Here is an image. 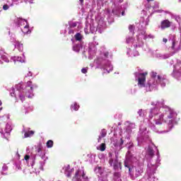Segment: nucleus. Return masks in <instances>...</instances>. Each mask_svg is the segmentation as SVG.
<instances>
[{
  "label": "nucleus",
  "instance_id": "obj_1",
  "mask_svg": "<svg viewBox=\"0 0 181 181\" xmlns=\"http://www.w3.org/2000/svg\"><path fill=\"white\" fill-rule=\"evenodd\" d=\"M177 115L176 112L170 107H167L163 115H160L158 117L155 119V124L153 125V129H158V128L162 127V121L168 122V125L173 124V119Z\"/></svg>",
  "mask_w": 181,
  "mask_h": 181
},
{
  "label": "nucleus",
  "instance_id": "obj_2",
  "mask_svg": "<svg viewBox=\"0 0 181 181\" xmlns=\"http://www.w3.org/2000/svg\"><path fill=\"white\" fill-rule=\"evenodd\" d=\"M146 76H148V72H144V73H140L138 74V86L141 88L145 87V84L146 83Z\"/></svg>",
  "mask_w": 181,
  "mask_h": 181
},
{
  "label": "nucleus",
  "instance_id": "obj_3",
  "mask_svg": "<svg viewBox=\"0 0 181 181\" xmlns=\"http://www.w3.org/2000/svg\"><path fill=\"white\" fill-rule=\"evenodd\" d=\"M30 89H24L23 92L19 94V98L22 103L25 101V97L27 98H32L33 97V92L30 93Z\"/></svg>",
  "mask_w": 181,
  "mask_h": 181
},
{
  "label": "nucleus",
  "instance_id": "obj_4",
  "mask_svg": "<svg viewBox=\"0 0 181 181\" xmlns=\"http://www.w3.org/2000/svg\"><path fill=\"white\" fill-rule=\"evenodd\" d=\"M170 25H172L170 21L168 20H164L161 22L160 28L161 29H166L168 28H170Z\"/></svg>",
  "mask_w": 181,
  "mask_h": 181
},
{
  "label": "nucleus",
  "instance_id": "obj_5",
  "mask_svg": "<svg viewBox=\"0 0 181 181\" xmlns=\"http://www.w3.org/2000/svg\"><path fill=\"white\" fill-rule=\"evenodd\" d=\"M113 169L114 170H118V168H119V169H122V164L119 162H118V160L116 159L115 160L114 163H113Z\"/></svg>",
  "mask_w": 181,
  "mask_h": 181
},
{
  "label": "nucleus",
  "instance_id": "obj_6",
  "mask_svg": "<svg viewBox=\"0 0 181 181\" xmlns=\"http://www.w3.org/2000/svg\"><path fill=\"white\" fill-rule=\"evenodd\" d=\"M105 136H107V130L103 129L101 130L100 136L98 137V142H100L101 139H103V138H105Z\"/></svg>",
  "mask_w": 181,
  "mask_h": 181
},
{
  "label": "nucleus",
  "instance_id": "obj_7",
  "mask_svg": "<svg viewBox=\"0 0 181 181\" xmlns=\"http://www.w3.org/2000/svg\"><path fill=\"white\" fill-rule=\"evenodd\" d=\"M33 135H35L34 131H28L24 134V138H30V136H33Z\"/></svg>",
  "mask_w": 181,
  "mask_h": 181
},
{
  "label": "nucleus",
  "instance_id": "obj_8",
  "mask_svg": "<svg viewBox=\"0 0 181 181\" xmlns=\"http://www.w3.org/2000/svg\"><path fill=\"white\" fill-rule=\"evenodd\" d=\"M141 176V170L139 169L136 170L135 175H132V179L135 180L136 177H139Z\"/></svg>",
  "mask_w": 181,
  "mask_h": 181
},
{
  "label": "nucleus",
  "instance_id": "obj_9",
  "mask_svg": "<svg viewBox=\"0 0 181 181\" xmlns=\"http://www.w3.org/2000/svg\"><path fill=\"white\" fill-rule=\"evenodd\" d=\"M30 87L29 90H30V91H29L30 93H33V86L32 85V81H29L27 82V86L25 87V89L28 90V88Z\"/></svg>",
  "mask_w": 181,
  "mask_h": 181
},
{
  "label": "nucleus",
  "instance_id": "obj_10",
  "mask_svg": "<svg viewBox=\"0 0 181 181\" xmlns=\"http://www.w3.org/2000/svg\"><path fill=\"white\" fill-rule=\"evenodd\" d=\"M147 152L148 156H151V158L155 156V151H153V148H152V147H148Z\"/></svg>",
  "mask_w": 181,
  "mask_h": 181
},
{
  "label": "nucleus",
  "instance_id": "obj_11",
  "mask_svg": "<svg viewBox=\"0 0 181 181\" xmlns=\"http://www.w3.org/2000/svg\"><path fill=\"white\" fill-rule=\"evenodd\" d=\"M80 49H81V45L77 44L73 46L74 52H76L77 53H78L80 52Z\"/></svg>",
  "mask_w": 181,
  "mask_h": 181
},
{
  "label": "nucleus",
  "instance_id": "obj_12",
  "mask_svg": "<svg viewBox=\"0 0 181 181\" xmlns=\"http://www.w3.org/2000/svg\"><path fill=\"white\" fill-rule=\"evenodd\" d=\"M21 30L24 34L29 33V24L25 25Z\"/></svg>",
  "mask_w": 181,
  "mask_h": 181
},
{
  "label": "nucleus",
  "instance_id": "obj_13",
  "mask_svg": "<svg viewBox=\"0 0 181 181\" xmlns=\"http://www.w3.org/2000/svg\"><path fill=\"white\" fill-rule=\"evenodd\" d=\"M71 110H74V111H78L80 106L77 103H74V105H71Z\"/></svg>",
  "mask_w": 181,
  "mask_h": 181
},
{
  "label": "nucleus",
  "instance_id": "obj_14",
  "mask_svg": "<svg viewBox=\"0 0 181 181\" xmlns=\"http://www.w3.org/2000/svg\"><path fill=\"white\" fill-rule=\"evenodd\" d=\"M53 141L49 140L47 141V148H53Z\"/></svg>",
  "mask_w": 181,
  "mask_h": 181
},
{
  "label": "nucleus",
  "instance_id": "obj_15",
  "mask_svg": "<svg viewBox=\"0 0 181 181\" xmlns=\"http://www.w3.org/2000/svg\"><path fill=\"white\" fill-rule=\"evenodd\" d=\"M107 147L105 146V144H104V143H103V144H100V151H101V152H104V151H105V148H106Z\"/></svg>",
  "mask_w": 181,
  "mask_h": 181
},
{
  "label": "nucleus",
  "instance_id": "obj_16",
  "mask_svg": "<svg viewBox=\"0 0 181 181\" xmlns=\"http://www.w3.org/2000/svg\"><path fill=\"white\" fill-rule=\"evenodd\" d=\"M75 39H76V40H78V41L81 40V39H82L81 34H80L79 33H76L75 35Z\"/></svg>",
  "mask_w": 181,
  "mask_h": 181
},
{
  "label": "nucleus",
  "instance_id": "obj_17",
  "mask_svg": "<svg viewBox=\"0 0 181 181\" xmlns=\"http://www.w3.org/2000/svg\"><path fill=\"white\" fill-rule=\"evenodd\" d=\"M129 32H134L135 30V25H129Z\"/></svg>",
  "mask_w": 181,
  "mask_h": 181
},
{
  "label": "nucleus",
  "instance_id": "obj_18",
  "mask_svg": "<svg viewBox=\"0 0 181 181\" xmlns=\"http://www.w3.org/2000/svg\"><path fill=\"white\" fill-rule=\"evenodd\" d=\"M16 88L18 90H22V88H23V85L22 83H18L16 85Z\"/></svg>",
  "mask_w": 181,
  "mask_h": 181
},
{
  "label": "nucleus",
  "instance_id": "obj_19",
  "mask_svg": "<svg viewBox=\"0 0 181 181\" xmlns=\"http://www.w3.org/2000/svg\"><path fill=\"white\" fill-rule=\"evenodd\" d=\"M115 177H121V173L116 172L114 173Z\"/></svg>",
  "mask_w": 181,
  "mask_h": 181
},
{
  "label": "nucleus",
  "instance_id": "obj_20",
  "mask_svg": "<svg viewBox=\"0 0 181 181\" xmlns=\"http://www.w3.org/2000/svg\"><path fill=\"white\" fill-rule=\"evenodd\" d=\"M114 162H115L114 159L112 158H110L109 160V165H110V166H112Z\"/></svg>",
  "mask_w": 181,
  "mask_h": 181
},
{
  "label": "nucleus",
  "instance_id": "obj_21",
  "mask_svg": "<svg viewBox=\"0 0 181 181\" xmlns=\"http://www.w3.org/2000/svg\"><path fill=\"white\" fill-rule=\"evenodd\" d=\"M3 9L4 11H8V9H9V6H8V4H4L3 6Z\"/></svg>",
  "mask_w": 181,
  "mask_h": 181
},
{
  "label": "nucleus",
  "instance_id": "obj_22",
  "mask_svg": "<svg viewBox=\"0 0 181 181\" xmlns=\"http://www.w3.org/2000/svg\"><path fill=\"white\" fill-rule=\"evenodd\" d=\"M158 81L160 82V83H162V81H163L164 80H165V78H162V76H158Z\"/></svg>",
  "mask_w": 181,
  "mask_h": 181
},
{
  "label": "nucleus",
  "instance_id": "obj_23",
  "mask_svg": "<svg viewBox=\"0 0 181 181\" xmlns=\"http://www.w3.org/2000/svg\"><path fill=\"white\" fill-rule=\"evenodd\" d=\"M88 70V68H83L81 69V73H83V74H86Z\"/></svg>",
  "mask_w": 181,
  "mask_h": 181
},
{
  "label": "nucleus",
  "instance_id": "obj_24",
  "mask_svg": "<svg viewBox=\"0 0 181 181\" xmlns=\"http://www.w3.org/2000/svg\"><path fill=\"white\" fill-rule=\"evenodd\" d=\"M155 111H158V108L152 109L151 111V114H153V115H156V113H155Z\"/></svg>",
  "mask_w": 181,
  "mask_h": 181
},
{
  "label": "nucleus",
  "instance_id": "obj_25",
  "mask_svg": "<svg viewBox=\"0 0 181 181\" xmlns=\"http://www.w3.org/2000/svg\"><path fill=\"white\" fill-rule=\"evenodd\" d=\"M124 167L129 168V164L128 163V160H124Z\"/></svg>",
  "mask_w": 181,
  "mask_h": 181
},
{
  "label": "nucleus",
  "instance_id": "obj_26",
  "mask_svg": "<svg viewBox=\"0 0 181 181\" xmlns=\"http://www.w3.org/2000/svg\"><path fill=\"white\" fill-rule=\"evenodd\" d=\"M156 76H158V73H156V72H152L151 76L153 77V78H156Z\"/></svg>",
  "mask_w": 181,
  "mask_h": 181
},
{
  "label": "nucleus",
  "instance_id": "obj_27",
  "mask_svg": "<svg viewBox=\"0 0 181 181\" xmlns=\"http://www.w3.org/2000/svg\"><path fill=\"white\" fill-rule=\"evenodd\" d=\"M176 45V41H173V45H172V47L171 48L173 49V50H175V46Z\"/></svg>",
  "mask_w": 181,
  "mask_h": 181
},
{
  "label": "nucleus",
  "instance_id": "obj_28",
  "mask_svg": "<svg viewBox=\"0 0 181 181\" xmlns=\"http://www.w3.org/2000/svg\"><path fill=\"white\" fill-rule=\"evenodd\" d=\"M24 159L25 160H29V159H30V156L29 155H25Z\"/></svg>",
  "mask_w": 181,
  "mask_h": 181
},
{
  "label": "nucleus",
  "instance_id": "obj_29",
  "mask_svg": "<svg viewBox=\"0 0 181 181\" xmlns=\"http://www.w3.org/2000/svg\"><path fill=\"white\" fill-rule=\"evenodd\" d=\"M37 153H40V152H42V147H38V148L37 149Z\"/></svg>",
  "mask_w": 181,
  "mask_h": 181
},
{
  "label": "nucleus",
  "instance_id": "obj_30",
  "mask_svg": "<svg viewBox=\"0 0 181 181\" xmlns=\"http://www.w3.org/2000/svg\"><path fill=\"white\" fill-rule=\"evenodd\" d=\"M25 2H28V4H33V0H25Z\"/></svg>",
  "mask_w": 181,
  "mask_h": 181
},
{
  "label": "nucleus",
  "instance_id": "obj_31",
  "mask_svg": "<svg viewBox=\"0 0 181 181\" xmlns=\"http://www.w3.org/2000/svg\"><path fill=\"white\" fill-rule=\"evenodd\" d=\"M86 177V173H83V174H82V177H83V179H87V180H88V177Z\"/></svg>",
  "mask_w": 181,
  "mask_h": 181
},
{
  "label": "nucleus",
  "instance_id": "obj_32",
  "mask_svg": "<svg viewBox=\"0 0 181 181\" xmlns=\"http://www.w3.org/2000/svg\"><path fill=\"white\" fill-rule=\"evenodd\" d=\"M78 173H80V171L77 170L75 173V177H77V176H78Z\"/></svg>",
  "mask_w": 181,
  "mask_h": 181
},
{
  "label": "nucleus",
  "instance_id": "obj_33",
  "mask_svg": "<svg viewBox=\"0 0 181 181\" xmlns=\"http://www.w3.org/2000/svg\"><path fill=\"white\" fill-rule=\"evenodd\" d=\"M163 42H164V43H168V39L163 38Z\"/></svg>",
  "mask_w": 181,
  "mask_h": 181
},
{
  "label": "nucleus",
  "instance_id": "obj_34",
  "mask_svg": "<svg viewBox=\"0 0 181 181\" xmlns=\"http://www.w3.org/2000/svg\"><path fill=\"white\" fill-rule=\"evenodd\" d=\"M128 169H129V172L131 175V177H132V174H131V167H129Z\"/></svg>",
  "mask_w": 181,
  "mask_h": 181
},
{
  "label": "nucleus",
  "instance_id": "obj_35",
  "mask_svg": "<svg viewBox=\"0 0 181 181\" xmlns=\"http://www.w3.org/2000/svg\"><path fill=\"white\" fill-rule=\"evenodd\" d=\"M120 141H121L120 145H124V140H122V139H121Z\"/></svg>",
  "mask_w": 181,
  "mask_h": 181
},
{
  "label": "nucleus",
  "instance_id": "obj_36",
  "mask_svg": "<svg viewBox=\"0 0 181 181\" xmlns=\"http://www.w3.org/2000/svg\"><path fill=\"white\" fill-rule=\"evenodd\" d=\"M119 4H122L124 2V0H119Z\"/></svg>",
  "mask_w": 181,
  "mask_h": 181
},
{
  "label": "nucleus",
  "instance_id": "obj_37",
  "mask_svg": "<svg viewBox=\"0 0 181 181\" xmlns=\"http://www.w3.org/2000/svg\"><path fill=\"white\" fill-rule=\"evenodd\" d=\"M124 15H125V11L122 12V16H124Z\"/></svg>",
  "mask_w": 181,
  "mask_h": 181
},
{
  "label": "nucleus",
  "instance_id": "obj_38",
  "mask_svg": "<svg viewBox=\"0 0 181 181\" xmlns=\"http://www.w3.org/2000/svg\"><path fill=\"white\" fill-rule=\"evenodd\" d=\"M180 49H178L175 50L173 53L175 54V53L179 52Z\"/></svg>",
  "mask_w": 181,
  "mask_h": 181
},
{
  "label": "nucleus",
  "instance_id": "obj_39",
  "mask_svg": "<svg viewBox=\"0 0 181 181\" xmlns=\"http://www.w3.org/2000/svg\"><path fill=\"white\" fill-rule=\"evenodd\" d=\"M105 57H108V53H105Z\"/></svg>",
  "mask_w": 181,
  "mask_h": 181
},
{
  "label": "nucleus",
  "instance_id": "obj_40",
  "mask_svg": "<svg viewBox=\"0 0 181 181\" xmlns=\"http://www.w3.org/2000/svg\"><path fill=\"white\" fill-rule=\"evenodd\" d=\"M153 0H147V2H152Z\"/></svg>",
  "mask_w": 181,
  "mask_h": 181
},
{
  "label": "nucleus",
  "instance_id": "obj_41",
  "mask_svg": "<svg viewBox=\"0 0 181 181\" xmlns=\"http://www.w3.org/2000/svg\"><path fill=\"white\" fill-rule=\"evenodd\" d=\"M81 4H83V2H84V0H79Z\"/></svg>",
  "mask_w": 181,
  "mask_h": 181
},
{
  "label": "nucleus",
  "instance_id": "obj_42",
  "mask_svg": "<svg viewBox=\"0 0 181 181\" xmlns=\"http://www.w3.org/2000/svg\"><path fill=\"white\" fill-rule=\"evenodd\" d=\"M2 105V101L0 100V106Z\"/></svg>",
  "mask_w": 181,
  "mask_h": 181
},
{
  "label": "nucleus",
  "instance_id": "obj_43",
  "mask_svg": "<svg viewBox=\"0 0 181 181\" xmlns=\"http://www.w3.org/2000/svg\"><path fill=\"white\" fill-rule=\"evenodd\" d=\"M148 87H151V83H148Z\"/></svg>",
  "mask_w": 181,
  "mask_h": 181
},
{
  "label": "nucleus",
  "instance_id": "obj_44",
  "mask_svg": "<svg viewBox=\"0 0 181 181\" xmlns=\"http://www.w3.org/2000/svg\"><path fill=\"white\" fill-rule=\"evenodd\" d=\"M68 177H70V175H68Z\"/></svg>",
  "mask_w": 181,
  "mask_h": 181
},
{
  "label": "nucleus",
  "instance_id": "obj_45",
  "mask_svg": "<svg viewBox=\"0 0 181 181\" xmlns=\"http://www.w3.org/2000/svg\"><path fill=\"white\" fill-rule=\"evenodd\" d=\"M2 110V107L1 108H0V111Z\"/></svg>",
  "mask_w": 181,
  "mask_h": 181
}]
</instances>
